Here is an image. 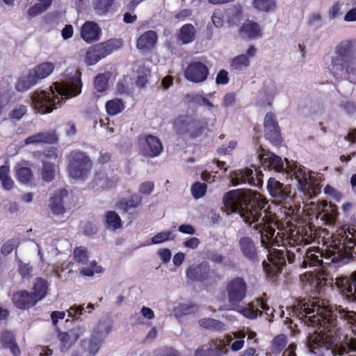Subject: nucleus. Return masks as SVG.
<instances>
[{"mask_svg": "<svg viewBox=\"0 0 356 356\" xmlns=\"http://www.w3.org/2000/svg\"><path fill=\"white\" fill-rule=\"evenodd\" d=\"M222 200L227 211L238 212L243 221L250 226L254 223L253 228L260 234L261 243L268 250L267 257L270 263L264 260L262 266L268 277L275 278L281 273L286 259L289 264L297 260L302 268H319L317 271L307 272L301 277L302 281L303 277L306 278L305 289H309L313 296L299 300L295 306L298 316L302 320L312 313L318 314L325 305V300L321 298V296L328 287L325 269L329 263L324 262L323 257L330 259L332 263L346 264L355 261L356 230L345 227L338 229L330 237L324 252L319 248L305 250V245L317 239L318 233L309 225L280 229L275 236V228L272 222L267 219L266 214L262 217L267 202L259 193L250 189L232 190L224 195Z\"/></svg>", "mask_w": 356, "mask_h": 356, "instance_id": "1", "label": "nucleus"}, {"mask_svg": "<svg viewBox=\"0 0 356 356\" xmlns=\"http://www.w3.org/2000/svg\"><path fill=\"white\" fill-rule=\"evenodd\" d=\"M65 81L55 82L49 91H35L31 96L33 108L41 114L51 113L60 106L63 99H70L81 92V72L77 70H67Z\"/></svg>", "mask_w": 356, "mask_h": 356, "instance_id": "2", "label": "nucleus"}, {"mask_svg": "<svg viewBox=\"0 0 356 356\" xmlns=\"http://www.w3.org/2000/svg\"><path fill=\"white\" fill-rule=\"evenodd\" d=\"M260 160L264 168L277 172H285L294 177L298 181V189L309 198L316 196L320 193L321 186L316 177L317 174L313 171L306 172L305 166L298 165L296 162L290 163L286 159H284V163L282 157L268 150L264 152Z\"/></svg>", "mask_w": 356, "mask_h": 356, "instance_id": "3", "label": "nucleus"}, {"mask_svg": "<svg viewBox=\"0 0 356 356\" xmlns=\"http://www.w3.org/2000/svg\"><path fill=\"white\" fill-rule=\"evenodd\" d=\"M325 307V305H323V309L318 314L315 312L307 316L308 321H310L313 326L315 324L321 325L322 321H323L324 325L326 323H327V332L321 331L310 337L311 346L316 349L324 348L331 350L334 355H339L340 356L348 354L350 350L349 344L347 343L345 344L339 343L337 337L332 333L333 330L332 328H334V322L331 315H323Z\"/></svg>", "mask_w": 356, "mask_h": 356, "instance_id": "4", "label": "nucleus"}, {"mask_svg": "<svg viewBox=\"0 0 356 356\" xmlns=\"http://www.w3.org/2000/svg\"><path fill=\"white\" fill-rule=\"evenodd\" d=\"M356 44L354 40H343L336 45L334 55L331 57L327 68L336 79L344 76L356 83Z\"/></svg>", "mask_w": 356, "mask_h": 356, "instance_id": "5", "label": "nucleus"}, {"mask_svg": "<svg viewBox=\"0 0 356 356\" xmlns=\"http://www.w3.org/2000/svg\"><path fill=\"white\" fill-rule=\"evenodd\" d=\"M172 126L177 135L188 136L191 139L207 135L210 131L207 119L198 118L192 114L177 116L172 120Z\"/></svg>", "mask_w": 356, "mask_h": 356, "instance_id": "6", "label": "nucleus"}, {"mask_svg": "<svg viewBox=\"0 0 356 356\" xmlns=\"http://www.w3.org/2000/svg\"><path fill=\"white\" fill-rule=\"evenodd\" d=\"M122 40L111 38L90 47L86 54V63L93 65L122 47Z\"/></svg>", "mask_w": 356, "mask_h": 356, "instance_id": "7", "label": "nucleus"}, {"mask_svg": "<svg viewBox=\"0 0 356 356\" xmlns=\"http://www.w3.org/2000/svg\"><path fill=\"white\" fill-rule=\"evenodd\" d=\"M92 163L89 156L81 150H73L68 157L67 170L74 179H84L90 173Z\"/></svg>", "mask_w": 356, "mask_h": 356, "instance_id": "8", "label": "nucleus"}, {"mask_svg": "<svg viewBox=\"0 0 356 356\" xmlns=\"http://www.w3.org/2000/svg\"><path fill=\"white\" fill-rule=\"evenodd\" d=\"M209 75V68L206 63L194 60L190 62L184 71V78L193 83L206 81Z\"/></svg>", "mask_w": 356, "mask_h": 356, "instance_id": "9", "label": "nucleus"}, {"mask_svg": "<svg viewBox=\"0 0 356 356\" xmlns=\"http://www.w3.org/2000/svg\"><path fill=\"white\" fill-rule=\"evenodd\" d=\"M226 291L229 303L237 305L245 298L248 286L243 278L237 277L227 282Z\"/></svg>", "mask_w": 356, "mask_h": 356, "instance_id": "10", "label": "nucleus"}, {"mask_svg": "<svg viewBox=\"0 0 356 356\" xmlns=\"http://www.w3.org/2000/svg\"><path fill=\"white\" fill-rule=\"evenodd\" d=\"M264 126L265 138L272 145L279 146L282 142V138L276 116L273 113L268 112L266 114Z\"/></svg>", "mask_w": 356, "mask_h": 356, "instance_id": "11", "label": "nucleus"}, {"mask_svg": "<svg viewBox=\"0 0 356 356\" xmlns=\"http://www.w3.org/2000/svg\"><path fill=\"white\" fill-rule=\"evenodd\" d=\"M261 171H254L250 168H245L243 170H236L230 175L231 182L233 186L248 183L250 186H258L261 182Z\"/></svg>", "mask_w": 356, "mask_h": 356, "instance_id": "12", "label": "nucleus"}, {"mask_svg": "<svg viewBox=\"0 0 356 356\" xmlns=\"http://www.w3.org/2000/svg\"><path fill=\"white\" fill-rule=\"evenodd\" d=\"M336 284L348 302L356 303V270L348 276L337 277Z\"/></svg>", "mask_w": 356, "mask_h": 356, "instance_id": "13", "label": "nucleus"}, {"mask_svg": "<svg viewBox=\"0 0 356 356\" xmlns=\"http://www.w3.org/2000/svg\"><path fill=\"white\" fill-rule=\"evenodd\" d=\"M316 211V218L328 225L334 224L339 215L337 205L325 200L317 202Z\"/></svg>", "mask_w": 356, "mask_h": 356, "instance_id": "14", "label": "nucleus"}, {"mask_svg": "<svg viewBox=\"0 0 356 356\" xmlns=\"http://www.w3.org/2000/svg\"><path fill=\"white\" fill-rule=\"evenodd\" d=\"M226 353L225 340L213 339L207 344L199 346L195 352V356H222Z\"/></svg>", "mask_w": 356, "mask_h": 356, "instance_id": "15", "label": "nucleus"}, {"mask_svg": "<svg viewBox=\"0 0 356 356\" xmlns=\"http://www.w3.org/2000/svg\"><path fill=\"white\" fill-rule=\"evenodd\" d=\"M83 330L78 326L67 332H63L56 327L57 339L60 341V350L64 353L71 348L83 334Z\"/></svg>", "mask_w": 356, "mask_h": 356, "instance_id": "16", "label": "nucleus"}, {"mask_svg": "<svg viewBox=\"0 0 356 356\" xmlns=\"http://www.w3.org/2000/svg\"><path fill=\"white\" fill-rule=\"evenodd\" d=\"M267 189L269 194L280 202H287L291 200V187L284 185L274 177H270L267 183Z\"/></svg>", "mask_w": 356, "mask_h": 356, "instance_id": "17", "label": "nucleus"}, {"mask_svg": "<svg viewBox=\"0 0 356 356\" xmlns=\"http://www.w3.org/2000/svg\"><path fill=\"white\" fill-rule=\"evenodd\" d=\"M211 273H214V271L211 270L210 265L207 261H202L196 265H191L186 272L188 279L199 282L210 279Z\"/></svg>", "mask_w": 356, "mask_h": 356, "instance_id": "18", "label": "nucleus"}, {"mask_svg": "<svg viewBox=\"0 0 356 356\" xmlns=\"http://www.w3.org/2000/svg\"><path fill=\"white\" fill-rule=\"evenodd\" d=\"M102 35L101 27L94 21H86L81 28V38L88 44L97 42Z\"/></svg>", "mask_w": 356, "mask_h": 356, "instance_id": "19", "label": "nucleus"}, {"mask_svg": "<svg viewBox=\"0 0 356 356\" xmlns=\"http://www.w3.org/2000/svg\"><path fill=\"white\" fill-rule=\"evenodd\" d=\"M238 246L243 256L252 264H259V257L257 247L249 236H243L238 240Z\"/></svg>", "mask_w": 356, "mask_h": 356, "instance_id": "20", "label": "nucleus"}, {"mask_svg": "<svg viewBox=\"0 0 356 356\" xmlns=\"http://www.w3.org/2000/svg\"><path fill=\"white\" fill-rule=\"evenodd\" d=\"M163 147L160 139L152 134L145 136V143L142 145L141 151L147 157H156L163 152Z\"/></svg>", "mask_w": 356, "mask_h": 356, "instance_id": "21", "label": "nucleus"}, {"mask_svg": "<svg viewBox=\"0 0 356 356\" xmlns=\"http://www.w3.org/2000/svg\"><path fill=\"white\" fill-rule=\"evenodd\" d=\"M143 198L136 193L131 194L127 198H122L117 204L116 207L122 213L134 214L142 204Z\"/></svg>", "mask_w": 356, "mask_h": 356, "instance_id": "22", "label": "nucleus"}, {"mask_svg": "<svg viewBox=\"0 0 356 356\" xmlns=\"http://www.w3.org/2000/svg\"><path fill=\"white\" fill-rule=\"evenodd\" d=\"M12 302L15 307L22 310L29 309L38 303L37 300L26 290L14 293L12 297Z\"/></svg>", "mask_w": 356, "mask_h": 356, "instance_id": "23", "label": "nucleus"}, {"mask_svg": "<svg viewBox=\"0 0 356 356\" xmlns=\"http://www.w3.org/2000/svg\"><path fill=\"white\" fill-rule=\"evenodd\" d=\"M238 34L243 38L255 40L262 37L263 31L257 22L248 20L239 27Z\"/></svg>", "mask_w": 356, "mask_h": 356, "instance_id": "24", "label": "nucleus"}, {"mask_svg": "<svg viewBox=\"0 0 356 356\" xmlns=\"http://www.w3.org/2000/svg\"><path fill=\"white\" fill-rule=\"evenodd\" d=\"M256 49L254 46H250L246 51L245 54H241L234 57L230 63L232 70L242 71L244 68L248 67L250 64V58H252L256 54Z\"/></svg>", "mask_w": 356, "mask_h": 356, "instance_id": "25", "label": "nucleus"}, {"mask_svg": "<svg viewBox=\"0 0 356 356\" xmlns=\"http://www.w3.org/2000/svg\"><path fill=\"white\" fill-rule=\"evenodd\" d=\"M158 35L154 31L144 32L136 40V47L140 50H149L156 44Z\"/></svg>", "mask_w": 356, "mask_h": 356, "instance_id": "26", "label": "nucleus"}, {"mask_svg": "<svg viewBox=\"0 0 356 356\" xmlns=\"http://www.w3.org/2000/svg\"><path fill=\"white\" fill-rule=\"evenodd\" d=\"M58 140L54 131L40 132L36 134L27 137L24 142L25 144L47 143L54 144Z\"/></svg>", "mask_w": 356, "mask_h": 356, "instance_id": "27", "label": "nucleus"}, {"mask_svg": "<svg viewBox=\"0 0 356 356\" xmlns=\"http://www.w3.org/2000/svg\"><path fill=\"white\" fill-rule=\"evenodd\" d=\"M38 81L32 70H29L27 74L22 75L18 79L15 89L18 92H25L37 84Z\"/></svg>", "mask_w": 356, "mask_h": 356, "instance_id": "28", "label": "nucleus"}, {"mask_svg": "<svg viewBox=\"0 0 356 356\" xmlns=\"http://www.w3.org/2000/svg\"><path fill=\"white\" fill-rule=\"evenodd\" d=\"M196 38V30L191 24H186L183 25L177 35L179 41L182 44H188L193 42Z\"/></svg>", "mask_w": 356, "mask_h": 356, "instance_id": "29", "label": "nucleus"}, {"mask_svg": "<svg viewBox=\"0 0 356 356\" xmlns=\"http://www.w3.org/2000/svg\"><path fill=\"white\" fill-rule=\"evenodd\" d=\"M136 85L139 88H145L152 76L151 69L145 65H140L136 70Z\"/></svg>", "mask_w": 356, "mask_h": 356, "instance_id": "30", "label": "nucleus"}, {"mask_svg": "<svg viewBox=\"0 0 356 356\" xmlns=\"http://www.w3.org/2000/svg\"><path fill=\"white\" fill-rule=\"evenodd\" d=\"M68 192L65 189H62L60 191L59 194H54V195L51 198L50 200V209L51 211L56 214H63L65 211V208L63 206V197L67 196Z\"/></svg>", "mask_w": 356, "mask_h": 356, "instance_id": "31", "label": "nucleus"}, {"mask_svg": "<svg viewBox=\"0 0 356 356\" xmlns=\"http://www.w3.org/2000/svg\"><path fill=\"white\" fill-rule=\"evenodd\" d=\"M104 342L102 332L94 331L88 340V351L92 356H95L99 351Z\"/></svg>", "mask_w": 356, "mask_h": 356, "instance_id": "32", "label": "nucleus"}, {"mask_svg": "<svg viewBox=\"0 0 356 356\" xmlns=\"http://www.w3.org/2000/svg\"><path fill=\"white\" fill-rule=\"evenodd\" d=\"M47 282L41 277H38L35 280L33 287V291L30 293L33 298L37 300V302H39L47 296Z\"/></svg>", "mask_w": 356, "mask_h": 356, "instance_id": "33", "label": "nucleus"}, {"mask_svg": "<svg viewBox=\"0 0 356 356\" xmlns=\"http://www.w3.org/2000/svg\"><path fill=\"white\" fill-rule=\"evenodd\" d=\"M54 70V65L51 62H44L39 65H37L32 71L34 75L37 77L38 80L40 81L47 77L52 73Z\"/></svg>", "mask_w": 356, "mask_h": 356, "instance_id": "34", "label": "nucleus"}, {"mask_svg": "<svg viewBox=\"0 0 356 356\" xmlns=\"http://www.w3.org/2000/svg\"><path fill=\"white\" fill-rule=\"evenodd\" d=\"M38 3H35L27 10L29 17H35L47 10L52 4L53 0H38Z\"/></svg>", "mask_w": 356, "mask_h": 356, "instance_id": "35", "label": "nucleus"}, {"mask_svg": "<svg viewBox=\"0 0 356 356\" xmlns=\"http://www.w3.org/2000/svg\"><path fill=\"white\" fill-rule=\"evenodd\" d=\"M227 22L230 26L238 25L243 18V11L241 7L233 6L226 13Z\"/></svg>", "mask_w": 356, "mask_h": 356, "instance_id": "36", "label": "nucleus"}, {"mask_svg": "<svg viewBox=\"0 0 356 356\" xmlns=\"http://www.w3.org/2000/svg\"><path fill=\"white\" fill-rule=\"evenodd\" d=\"M106 227L113 230L120 229L122 226V220L119 215L114 211H109L105 213Z\"/></svg>", "mask_w": 356, "mask_h": 356, "instance_id": "37", "label": "nucleus"}, {"mask_svg": "<svg viewBox=\"0 0 356 356\" xmlns=\"http://www.w3.org/2000/svg\"><path fill=\"white\" fill-rule=\"evenodd\" d=\"M106 110L109 115H115L121 113L125 108L123 101L115 98L106 103Z\"/></svg>", "mask_w": 356, "mask_h": 356, "instance_id": "38", "label": "nucleus"}, {"mask_svg": "<svg viewBox=\"0 0 356 356\" xmlns=\"http://www.w3.org/2000/svg\"><path fill=\"white\" fill-rule=\"evenodd\" d=\"M200 327L213 331H221L225 328V324L216 319L204 318L199 321Z\"/></svg>", "mask_w": 356, "mask_h": 356, "instance_id": "39", "label": "nucleus"}, {"mask_svg": "<svg viewBox=\"0 0 356 356\" xmlns=\"http://www.w3.org/2000/svg\"><path fill=\"white\" fill-rule=\"evenodd\" d=\"M56 168V167L53 163L43 161L40 172L42 179L47 182L51 181L55 178Z\"/></svg>", "mask_w": 356, "mask_h": 356, "instance_id": "40", "label": "nucleus"}, {"mask_svg": "<svg viewBox=\"0 0 356 356\" xmlns=\"http://www.w3.org/2000/svg\"><path fill=\"white\" fill-rule=\"evenodd\" d=\"M115 0H94L93 8L99 15L106 14L111 8Z\"/></svg>", "mask_w": 356, "mask_h": 356, "instance_id": "41", "label": "nucleus"}, {"mask_svg": "<svg viewBox=\"0 0 356 356\" xmlns=\"http://www.w3.org/2000/svg\"><path fill=\"white\" fill-rule=\"evenodd\" d=\"M73 259L79 264H86L88 261L89 254L86 248L83 246L76 247L73 250Z\"/></svg>", "mask_w": 356, "mask_h": 356, "instance_id": "42", "label": "nucleus"}, {"mask_svg": "<svg viewBox=\"0 0 356 356\" xmlns=\"http://www.w3.org/2000/svg\"><path fill=\"white\" fill-rule=\"evenodd\" d=\"M337 312L338 313V317L346 321L347 323L350 325L356 324V312L349 311L339 306L337 309Z\"/></svg>", "mask_w": 356, "mask_h": 356, "instance_id": "43", "label": "nucleus"}, {"mask_svg": "<svg viewBox=\"0 0 356 356\" xmlns=\"http://www.w3.org/2000/svg\"><path fill=\"white\" fill-rule=\"evenodd\" d=\"M254 7L258 10L263 12H270L276 7L275 0H254Z\"/></svg>", "mask_w": 356, "mask_h": 356, "instance_id": "44", "label": "nucleus"}, {"mask_svg": "<svg viewBox=\"0 0 356 356\" xmlns=\"http://www.w3.org/2000/svg\"><path fill=\"white\" fill-rule=\"evenodd\" d=\"M94 87L97 92H103L108 89V78L104 74H99L94 80Z\"/></svg>", "mask_w": 356, "mask_h": 356, "instance_id": "45", "label": "nucleus"}, {"mask_svg": "<svg viewBox=\"0 0 356 356\" xmlns=\"http://www.w3.org/2000/svg\"><path fill=\"white\" fill-rule=\"evenodd\" d=\"M103 271L101 266H97L95 261H92L90 263L87 267H83L79 270V273L83 276L92 277L95 273H100Z\"/></svg>", "mask_w": 356, "mask_h": 356, "instance_id": "46", "label": "nucleus"}, {"mask_svg": "<svg viewBox=\"0 0 356 356\" xmlns=\"http://www.w3.org/2000/svg\"><path fill=\"white\" fill-rule=\"evenodd\" d=\"M239 312L245 317L250 319H254L259 316L258 310H257L254 300L250 302L247 307H242Z\"/></svg>", "mask_w": 356, "mask_h": 356, "instance_id": "47", "label": "nucleus"}, {"mask_svg": "<svg viewBox=\"0 0 356 356\" xmlns=\"http://www.w3.org/2000/svg\"><path fill=\"white\" fill-rule=\"evenodd\" d=\"M17 179L22 183L29 182L32 177L33 173L30 168L20 167L17 170Z\"/></svg>", "mask_w": 356, "mask_h": 356, "instance_id": "48", "label": "nucleus"}, {"mask_svg": "<svg viewBox=\"0 0 356 356\" xmlns=\"http://www.w3.org/2000/svg\"><path fill=\"white\" fill-rule=\"evenodd\" d=\"M207 189L206 184L196 181L192 185L191 193L195 198L199 199L205 195Z\"/></svg>", "mask_w": 356, "mask_h": 356, "instance_id": "49", "label": "nucleus"}, {"mask_svg": "<svg viewBox=\"0 0 356 356\" xmlns=\"http://www.w3.org/2000/svg\"><path fill=\"white\" fill-rule=\"evenodd\" d=\"M175 236L170 231H163L159 232L152 238V243L159 244L167 241L168 240H173Z\"/></svg>", "mask_w": 356, "mask_h": 356, "instance_id": "50", "label": "nucleus"}, {"mask_svg": "<svg viewBox=\"0 0 356 356\" xmlns=\"http://www.w3.org/2000/svg\"><path fill=\"white\" fill-rule=\"evenodd\" d=\"M27 107L24 105H17L9 113V118L12 120H19L26 113Z\"/></svg>", "mask_w": 356, "mask_h": 356, "instance_id": "51", "label": "nucleus"}, {"mask_svg": "<svg viewBox=\"0 0 356 356\" xmlns=\"http://www.w3.org/2000/svg\"><path fill=\"white\" fill-rule=\"evenodd\" d=\"M286 345V339L285 335H277L272 341V347L274 351L281 352Z\"/></svg>", "mask_w": 356, "mask_h": 356, "instance_id": "52", "label": "nucleus"}, {"mask_svg": "<svg viewBox=\"0 0 356 356\" xmlns=\"http://www.w3.org/2000/svg\"><path fill=\"white\" fill-rule=\"evenodd\" d=\"M33 268L29 264L23 263L22 261H19L18 271L19 275L24 279H29L31 276Z\"/></svg>", "mask_w": 356, "mask_h": 356, "instance_id": "53", "label": "nucleus"}, {"mask_svg": "<svg viewBox=\"0 0 356 356\" xmlns=\"http://www.w3.org/2000/svg\"><path fill=\"white\" fill-rule=\"evenodd\" d=\"M254 303L257 310H258L259 316H261L263 311L268 315V312L272 314L270 307L268 305L266 301L261 298H257L254 300Z\"/></svg>", "mask_w": 356, "mask_h": 356, "instance_id": "54", "label": "nucleus"}, {"mask_svg": "<svg viewBox=\"0 0 356 356\" xmlns=\"http://www.w3.org/2000/svg\"><path fill=\"white\" fill-rule=\"evenodd\" d=\"M154 189V183L151 181L141 183L138 187L140 194L149 195Z\"/></svg>", "mask_w": 356, "mask_h": 356, "instance_id": "55", "label": "nucleus"}, {"mask_svg": "<svg viewBox=\"0 0 356 356\" xmlns=\"http://www.w3.org/2000/svg\"><path fill=\"white\" fill-rule=\"evenodd\" d=\"M236 98L234 92L226 93L222 99V106L227 108L236 104Z\"/></svg>", "mask_w": 356, "mask_h": 356, "instance_id": "56", "label": "nucleus"}, {"mask_svg": "<svg viewBox=\"0 0 356 356\" xmlns=\"http://www.w3.org/2000/svg\"><path fill=\"white\" fill-rule=\"evenodd\" d=\"M17 244L14 238L8 240L1 247V252L3 255H8L10 254L13 250L17 248Z\"/></svg>", "mask_w": 356, "mask_h": 356, "instance_id": "57", "label": "nucleus"}, {"mask_svg": "<svg viewBox=\"0 0 356 356\" xmlns=\"http://www.w3.org/2000/svg\"><path fill=\"white\" fill-rule=\"evenodd\" d=\"M195 307L196 305L193 304H181L176 308V311L181 315H187L193 313Z\"/></svg>", "mask_w": 356, "mask_h": 356, "instance_id": "58", "label": "nucleus"}, {"mask_svg": "<svg viewBox=\"0 0 356 356\" xmlns=\"http://www.w3.org/2000/svg\"><path fill=\"white\" fill-rule=\"evenodd\" d=\"M202 97L203 95L199 93H192L186 95L184 98L188 104H195L198 106H200Z\"/></svg>", "mask_w": 356, "mask_h": 356, "instance_id": "59", "label": "nucleus"}, {"mask_svg": "<svg viewBox=\"0 0 356 356\" xmlns=\"http://www.w3.org/2000/svg\"><path fill=\"white\" fill-rule=\"evenodd\" d=\"M229 79L228 77V72L225 70H220L216 78V82L217 84L225 85L229 83Z\"/></svg>", "mask_w": 356, "mask_h": 356, "instance_id": "60", "label": "nucleus"}, {"mask_svg": "<svg viewBox=\"0 0 356 356\" xmlns=\"http://www.w3.org/2000/svg\"><path fill=\"white\" fill-rule=\"evenodd\" d=\"M98 228L97 226L90 222H86L83 227V234L88 236L96 234Z\"/></svg>", "mask_w": 356, "mask_h": 356, "instance_id": "61", "label": "nucleus"}, {"mask_svg": "<svg viewBox=\"0 0 356 356\" xmlns=\"http://www.w3.org/2000/svg\"><path fill=\"white\" fill-rule=\"evenodd\" d=\"M83 311L84 308L83 306H77L76 305L70 307L67 310L69 316L72 318H77L78 316L82 315Z\"/></svg>", "mask_w": 356, "mask_h": 356, "instance_id": "62", "label": "nucleus"}, {"mask_svg": "<svg viewBox=\"0 0 356 356\" xmlns=\"http://www.w3.org/2000/svg\"><path fill=\"white\" fill-rule=\"evenodd\" d=\"M1 341L6 348L16 342L15 336L10 332L3 334L1 337Z\"/></svg>", "mask_w": 356, "mask_h": 356, "instance_id": "63", "label": "nucleus"}, {"mask_svg": "<svg viewBox=\"0 0 356 356\" xmlns=\"http://www.w3.org/2000/svg\"><path fill=\"white\" fill-rule=\"evenodd\" d=\"M343 109L348 114L356 112V104L353 102H346L341 104Z\"/></svg>", "mask_w": 356, "mask_h": 356, "instance_id": "64", "label": "nucleus"}]
</instances>
